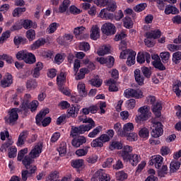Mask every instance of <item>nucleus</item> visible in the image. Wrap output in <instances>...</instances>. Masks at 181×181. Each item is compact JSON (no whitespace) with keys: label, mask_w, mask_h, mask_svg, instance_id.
<instances>
[{"label":"nucleus","mask_w":181,"mask_h":181,"mask_svg":"<svg viewBox=\"0 0 181 181\" xmlns=\"http://www.w3.org/2000/svg\"><path fill=\"white\" fill-rule=\"evenodd\" d=\"M141 70L144 77H146V78H151V76H152V71H151L149 68L143 66Z\"/></svg>","instance_id":"nucleus-56"},{"label":"nucleus","mask_w":181,"mask_h":181,"mask_svg":"<svg viewBox=\"0 0 181 181\" xmlns=\"http://www.w3.org/2000/svg\"><path fill=\"white\" fill-rule=\"evenodd\" d=\"M57 28H59V23H52L49 25V28H47V33L52 35V33H54L56 30H57Z\"/></svg>","instance_id":"nucleus-50"},{"label":"nucleus","mask_w":181,"mask_h":181,"mask_svg":"<svg viewBox=\"0 0 181 181\" xmlns=\"http://www.w3.org/2000/svg\"><path fill=\"white\" fill-rule=\"evenodd\" d=\"M88 73H90L88 69L81 68L76 77V80H83L86 77V74H88Z\"/></svg>","instance_id":"nucleus-38"},{"label":"nucleus","mask_w":181,"mask_h":181,"mask_svg":"<svg viewBox=\"0 0 181 181\" xmlns=\"http://www.w3.org/2000/svg\"><path fill=\"white\" fill-rule=\"evenodd\" d=\"M60 173L59 171L55 170L49 174L47 181H58Z\"/></svg>","instance_id":"nucleus-53"},{"label":"nucleus","mask_w":181,"mask_h":181,"mask_svg":"<svg viewBox=\"0 0 181 181\" xmlns=\"http://www.w3.org/2000/svg\"><path fill=\"white\" fill-rule=\"evenodd\" d=\"M71 4L70 0H64L62 4H61L59 8H54V13H64L69 9V6Z\"/></svg>","instance_id":"nucleus-15"},{"label":"nucleus","mask_w":181,"mask_h":181,"mask_svg":"<svg viewBox=\"0 0 181 181\" xmlns=\"http://www.w3.org/2000/svg\"><path fill=\"white\" fill-rule=\"evenodd\" d=\"M57 151L61 156H64V154L67 152V145L65 142L60 144Z\"/></svg>","instance_id":"nucleus-47"},{"label":"nucleus","mask_w":181,"mask_h":181,"mask_svg":"<svg viewBox=\"0 0 181 181\" xmlns=\"http://www.w3.org/2000/svg\"><path fill=\"white\" fill-rule=\"evenodd\" d=\"M180 162L177 160H173L170 164V173H175L180 168Z\"/></svg>","instance_id":"nucleus-34"},{"label":"nucleus","mask_w":181,"mask_h":181,"mask_svg":"<svg viewBox=\"0 0 181 181\" xmlns=\"http://www.w3.org/2000/svg\"><path fill=\"white\" fill-rule=\"evenodd\" d=\"M23 12H26V8L17 7L13 11V18H19Z\"/></svg>","instance_id":"nucleus-45"},{"label":"nucleus","mask_w":181,"mask_h":181,"mask_svg":"<svg viewBox=\"0 0 181 181\" xmlns=\"http://www.w3.org/2000/svg\"><path fill=\"white\" fill-rule=\"evenodd\" d=\"M100 37V28L98 25H93L90 30V39L97 40Z\"/></svg>","instance_id":"nucleus-24"},{"label":"nucleus","mask_w":181,"mask_h":181,"mask_svg":"<svg viewBox=\"0 0 181 181\" xmlns=\"http://www.w3.org/2000/svg\"><path fill=\"white\" fill-rule=\"evenodd\" d=\"M110 150L114 151V149H122V143L119 141H112L110 144Z\"/></svg>","instance_id":"nucleus-48"},{"label":"nucleus","mask_w":181,"mask_h":181,"mask_svg":"<svg viewBox=\"0 0 181 181\" xmlns=\"http://www.w3.org/2000/svg\"><path fill=\"white\" fill-rule=\"evenodd\" d=\"M132 146L126 145L123 147L122 150L120 151L119 155L122 158L124 162L128 163L131 156H132Z\"/></svg>","instance_id":"nucleus-8"},{"label":"nucleus","mask_w":181,"mask_h":181,"mask_svg":"<svg viewBox=\"0 0 181 181\" xmlns=\"http://www.w3.org/2000/svg\"><path fill=\"white\" fill-rule=\"evenodd\" d=\"M50 112V110L49 108L44 109L41 110L39 114H37L35 117V122L37 125H40V122L43 120V118L47 115Z\"/></svg>","instance_id":"nucleus-17"},{"label":"nucleus","mask_w":181,"mask_h":181,"mask_svg":"<svg viewBox=\"0 0 181 181\" xmlns=\"http://www.w3.org/2000/svg\"><path fill=\"white\" fill-rule=\"evenodd\" d=\"M117 180L124 181L125 179H128V174L124 171H120L116 174Z\"/></svg>","instance_id":"nucleus-60"},{"label":"nucleus","mask_w":181,"mask_h":181,"mask_svg":"<svg viewBox=\"0 0 181 181\" xmlns=\"http://www.w3.org/2000/svg\"><path fill=\"white\" fill-rule=\"evenodd\" d=\"M37 170V167H33L31 169L23 170L21 171V178L22 180L26 181L28 180V177H32L35 176V173Z\"/></svg>","instance_id":"nucleus-11"},{"label":"nucleus","mask_w":181,"mask_h":181,"mask_svg":"<svg viewBox=\"0 0 181 181\" xmlns=\"http://www.w3.org/2000/svg\"><path fill=\"white\" fill-rule=\"evenodd\" d=\"M114 63H115V59L112 56H108L106 57V66L111 69L114 66Z\"/></svg>","instance_id":"nucleus-61"},{"label":"nucleus","mask_w":181,"mask_h":181,"mask_svg":"<svg viewBox=\"0 0 181 181\" xmlns=\"http://www.w3.org/2000/svg\"><path fill=\"white\" fill-rule=\"evenodd\" d=\"M46 43V39L45 38H39L37 40L34 42L30 45L31 50H37V49H39L40 46H43Z\"/></svg>","instance_id":"nucleus-25"},{"label":"nucleus","mask_w":181,"mask_h":181,"mask_svg":"<svg viewBox=\"0 0 181 181\" xmlns=\"http://www.w3.org/2000/svg\"><path fill=\"white\" fill-rule=\"evenodd\" d=\"M73 37L74 36L71 34H65L63 36V40L60 42V45H64L66 44V42H72Z\"/></svg>","instance_id":"nucleus-55"},{"label":"nucleus","mask_w":181,"mask_h":181,"mask_svg":"<svg viewBox=\"0 0 181 181\" xmlns=\"http://www.w3.org/2000/svg\"><path fill=\"white\" fill-rule=\"evenodd\" d=\"M69 109L67 110L69 117H72V118H76L77 115H78V111H80V108L81 106L78 105H70Z\"/></svg>","instance_id":"nucleus-16"},{"label":"nucleus","mask_w":181,"mask_h":181,"mask_svg":"<svg viewBox=\"0 0 181 181\" xmlns=\"http://www.w3.org/2000/svg\"><path fill=\"white\" fill-rule=\"evenodd\" d=\"M160 57L161 58L163 63H168V60H169V58L170 57V53H169V52H161L160 54Z\"/></svg>","instance_id":"nucleus-63"},{"label":"nucleus","mask_w":181,"mask_h":181,"mask_svg":"<svg viewBox=\"0 0 181 181\" xmlns=\"http://www.w3.org/2000/svg\"><path fill=\"white\" fill-rule=\"evenodd\" d=\"M78 119L83 122V124H81L79 127L72 126L70 134L72 138H76V136H78V135H83V134L91 131L93 128H95V122L93 118L87 117V116H79Z\"/></svg>","instance_id":"nucleus-1"},{"label":"nucleus","mask_w":181,"mask_h":181,"mask_svg":"<svg viewBox=\"0 0 181 181\" xmlns=\"http://www.w3.org/2000/svg\"><path fill=\"white\" fill-rule=\"evenodd\" d=\"M110 53H111V49L107 45L102 46L97 51L98 56H105V54H110Z\"/></svg>","instance_id":"nucleus-30"},{"label":"nucleus","mask_w":181,"mask_h":181,"mask_svg":"<svg viewBox=\"0 0 181 181\" xmlns=\"http://www.w3.org/2000/svg\"><path fill=\"white\" fill-rule=\"evenodd\" d=\"M115 132L117 133V135H119L120 136H122L123 135V130H122V125L119 122H117L115 124L113 127Z\"/></svg>","instance_id":"nucleus-57"},{"label":"nucleus","mask_w":181,"mask_h":181,"mask_svg":"<svg viewBox=\"0 0 181 181\" xmlns=\"http://www.w3.org/2000/svg\"><path fill=\"white\" fill-rule=\"evenodd\" d=\"M134 124L131 122H128L123 125V135H127L128 132H131L132 131H134Z\"/></svg>","instance_id":"nucleus-40"},{"label":"nucleus","mask_w":181,"mask_h":181,"mask_svg":"<svg viewBox=\"0 0 181 181\" xmlns=\"http://www.w3.org/2000/svg\"><path fill=\"white\" fill-rule=\"evenodd\" d=\"M128 162L132 166H136L141 162V156L132 153Z\"/></svg>","instance_id":"nucleus-28"},{"label":"nucleus","mask_w":181,"mask_h":181,"mask_svg":"<svg viewBox=\"0 0 181 181\" xmlns=\"http://www.w3.org/2000/svg\"><path fill=\"white\" fill-rule=\"evenodd\" d=\"M26 138H28V132H21L18 139L17 146H22V145H24Z\"/></svg>","instance_id":"nucleus-32"},{"label":"nucleus","mask_w":181,"mask_h":181,"mask_svg":"<svg viewBox=\"0 0 181 181\" xmlns=\"http://www.w3.org/2000/svg\"><path fill=\"white\" fill-rule=\"evenodd\" d=\"M153 67H155V69H158V70H160V71H163L166 70V66H165V65H163V64L160 61L153 62Z\"/></svg>","instance_id":"nucleus-51"},{"label":"nucleus","mask_w":181,"mask_h":181,"mask_svg":"<svg viewBox=\"0 0 181 181\" xmlns=\"http://www.w3.org/2000/svg\"><path fill=\"white\" fill-rule=\"evenodd\" d=\"M13 42L16 46H20V45H27L28 39L21 36H17L14 37Z\"/></svg>","instance_id":"nucleus-35"},{"label":"nucleus","mask_w":181,"mask_h":181,"mask_svg":"<svg viewBox=\"0 0 181 181\" xmlns=\"http://www.w3.org/2000/svg\"><path fill=\"white\" fill-rule=\"evenodd\" d=\"M124 27L126 29H131L134 26V22L132 21V18L129 16H127L123 19Z\"/></svg>","instance_id":"nucleus-37"},{"label":"nucleus","mask_w":181,"mask_h":181,"mask_svg":"<svg viewBox=\"0 0 181 181\" xmlns=\"http://www.w3.org/2000/svg\"><path fill=\"white\" fill-rule=\"evenodd\" d=\"M136 62L139 64H144L146 62L147 64L151 63V54L149 52H139L136 57Z\"/></svg>","instance_id":"nucleus-9"},{"label":"nucleus","mask_w":181,"mask_h":181,"mask_svg":"<svg viewBox=\"0 0 181 181\" xmlns=\"http://www.w3.org/2000/svg\"><path fill=\"white\" fill-rule=\"evenodd\" d=\"M103 131V126L96 127L92 132H90L88 136V138H95L100 132Z\"/></svg>","instance_id":"nucleus-41"},{"label":"nucleus","mask_w":181,"mask_h":181,"mask_svg":"<svg viewBox=\"0 0 181 181\" xmlns=\"http://www.w3.org/2000/svg\"><path fill=\"white\" fill-rule=\"evenodd\" d=\"M124 95L126 98H139V93L136 90L129 88L126 89L124 92Z\"/></svg>","instance_id":"nucleus-20"},{"label":"nucleus","mask_w":181,"mask_h":181,"mask_svg":"<svg viewBox=\"0 0 181 181\" xmlns=\"http://www.w3.org/2000/svg\"><path fill=\"white\" fill-rule=\"evenodd\" d=\"M39 106V102L37 100H33L30 102V100H23L21 105L20 106L21 111H24V112H28L30 110L31 112H34L37 110Z\"/></svg>","instance_id":"nucleus-5"},{"label":"nucleus","mask_w":181,"mask_h":181,"mask_svg":"<svg viewBox=\"0 0 181 181\" xmlns=\"http://www.w3.org/2000/svg\"><path fill=\"white\" fill-rule=\"evenodd\" d=\"M134 77L136 83L139 86H144V76L141 75V70L139 69H135L134 71Z\"/></svg>","instance_id":"nucleus-26"},{"label":"nucleus","mask_w":181,"mask_h":181,"mask_svg":"<svg viewBox=\"0 0 181 181\" xmlns=\"http://www.w3.org/2000/svg\"><path fill=\"white\" fill-rule=\"evenodd\" d=\"M135 56L136 52L131 49H124L120 53V59H127L126 64L131 67V66L135 64Z\"/></svg>","instance_id":"nucleus-4"},{"label":"nucleus","mask_w":181,"mask_h":181,"mask_svg":"<svg viewBox=\"0 0 181 181\" xmlns=\"http://www.w3.org/2000/svg\"><path fill=\"white\" fill-rule=\"evenodd\" d=\"M101 30L106 36H112L117 33V28L111 23H106L102 25Z\"/></svg>","instance_id":"nucleus-7"},{"label":"nucleus","mask_w":181,"mask_h":181,"mask_svg":"<svg viewBox=\"0 0 181 181\" xmlns=\"http://www.w3.org/2000/svg\"><path fill=\"white\" fill-rule=\"evenodd\" d=\"M28 148H25L18 151L17 160L18 162H22V160L25 159V156L28 153Z\"/></svg>","instance_id":"nucleus-52"},{"label":"nucleus","mask_w":181,"mask_h":181,"mask_svg":"<svg viewBox=\"0 0 181 181\" xmlns=\"http://www.w3.org/2000/svg\"><path fill=\"white\" fill-rule=\"evenodd\" d=\"M93 176L94 179H98L99 181H110L111 180L110 175L105 173L104 170H98Z\"/></svg>","instance_id":"nucleus-13"},{"label":"nucleus","mask_w":181,"mask_h":181,"mask_svg":"<svg viewBox=\"0 0 181 181\" xmlns=\"http://www.w3.org/2000/svg\"><path fill=\"white\" fill-rule=\"evenodd\" d=\"M138 112L140 115L136 117V122H144L148 121L151 118L152 113L151 112V107L144 105L139 108Z\"/></svg>","instance_id":"nucleus-3"},{"label":"nucleus","mask_w":181,"mask_h":181,"mask_svg":"<svg viewBox=\"0 0 181 181\" xmlns=\"http://www.w3.org/2000/svg\"><path fill=\"white\" fill-rule=\"evenodd\" d=\"M139 135L140 138L148 139L149 138V129L146 127L141 128L139 132Z\"/></svg>","instance_id":"nucleus-42"},{"label":"nucleus","mask_w":181,"mask_h":181,"mask_svg":"<svg viewBox=\"0 0 181 181\" xmlns=\"http://www.w3.org/2000/svg\"><path fill=\"white\" fill-rule=\"evenodd\" d=\"M84 165V160L83 159H76L71 161V166L74 169H81Z\"/></svg>","instance_id":"nucleus-29"},{"label":"nucleus","mask_w":181,"mask_h":181,"mask_svg":"<svg viewBox=\"0 0 181 181\" xmlns=\"http://www.w3.org/2000/svg\"><path fill=\"white\" fill-rule=\"evenodd\" d=\"M24 62L26 64H33L36 63V57L33 53L28 52Z\"/></svg>","instance_id":"nucleus-31"},{"label":"nucleus","mask_w":181,"mask_h":181,"mask_svg":"<svg viewBox=\"0 0 181 181\" xmlns=\"http://www.w3.org/2000/svg\"><path fill=\"white\" fill-rule=\"evenodd\" d=\"M163 125H162V123L157 122L155 129H152L151 136H153V138H159V136H162V135H163Z\"/></svg>","instance_id":"nucleus-14"},{"label":"nucleus","mask_w":181,"mask_h":181,"mask_svg":"<svg viewBox=\"0 0 181 181\" xmlns=\"http://www.w3.org/2000/svg\"><path fill=\"white\" fill-rule=\"evenodd\" d=\"M100 16L105 21H112L115 17L114 13H110V11L107 8H103L100 11Z\"/></svg>","instance_id":"nucleus-19"},{"label":"nucleus","mask_w":181,"mask_h":181,"mask_svg":"<svg viewBox=\"0 0 181 181\" xmlns=\"http://www.w3.org/2000/svg\"><path fill=\"white\" fill-rule=\"evenodd\" d=\"M147 39H159L160 37V35H162V32L160 30H154L151 32L146 33Z\"/></svg>","instance_id":"nucleus-27"},{"label":"nucleus","mask_w":181,"mask_h":181,"mask_svg":"<svg viewBox=\"0 0 181 181\" xmlns=\"http://www.w3.org/2000/svg\"><path fill=\"white\" fill-rule=\"evenodd\" d=\"M26 37L28 39L29 42H33L36 39V32L33 29H30L26 32Z\"/></svg>","instance_id":"nucleus-44"},{"label":"nucleus","mask_w":181,"mask_h":181,"mask_svg":"<svg viewBox=\"0 0 181 181\" xmlns=\"http://www.w3.org/2000/svg\"><path fill=\"white\" fill-rule=\"evenodd\" d=\"M36 87H37V83L36 82V81L33 79H30L27 81L26 88L28 90H32V88H36Z\"/></svg>","instance_id":"nucleus-58"},{"label":"nucleus","mask_w":181,"mask_h":181,"mask_svg":"<svg viewBox=\"0 0 181 181\" xmlns=\"http://www.w3.org/2000/svg\"><path fill=\"white\" fill-rule=\"evenodd\" d=\"M164 12L165 15H170V13L176 15V13H179V10L173 6L167 5Z\"/></svg>","instance_id":"nucleus-33"},{"label":"nucleus","mask_w":181,"mask_h":181,"mask_svg":"<svg viewBox=\"0 0 181 181\" xmlns=\"http://www.w3.org/2000/svg\"><path fill=\"white\" fill-rule=\"evenodd\" d=\"M111 141L110 137L108 134H103L100 135L98 138L94 139L90 143L92 148H103L105 142H110Z\"/></svg>","instance_id":"nucleus-6"},{"label":"nucleus","mask_w":181,"mask_h":181,"mask_svg":"<svg viewBox=\"0 0 181 181\" xmlns=\"http://www.w3.org/2000/svg\"><path fill=\"white\" fill-rule=\"evenodd\" d=\"M78 90L79 91V94L81 97H86L87 95V91L86 90V84H78Z\"/></svg>","instance_id":"nucleus-54"},{"label":"nucleus","mask_w":181,"mask_h":181,"mask_svg":"<svg viewBox=\"0 0 181 181\" xmlns=\"http://www.w3.org/2000/svg\"><path fill=\"white\" fill-rule=\"evenodd\" d=\"M87 142V139L84 136H81L76 139L72 140V145L74 148H80L81 145H83Z\"/></svg>","instance_id":"nucleus-21"},{"label":"nucleus","mask_w":181,"mask_h":181,"mask_svg":"<svg viewBox=\"0 0 181 181\" xmlns=\"http://www.w3.org/2000/svg\"><path fill=\"white\" fill-rule=\"evenodd\" d=\"M22 23L20 21H16L13 26L11 27L10 30L15 32V30H21L22 29Z\"/></svg>","instance_id":"nucleus-62"},{"label":"nucleus","mask_w":181,"mask_h":181,"mask_svg":"<svg viewBox=\"0 0 181 181\" xmlns=\"http://www.w3.org/2000/svg\"><path fill=\"white\" fill-rule=\"evenodd\" d=\"M43 149V144H39L34 146V148L29 153L28 156H25L22 160L23 165H24L25 169H32V168H36V165H31L33 163V159L39 158L42 151Z\"/></svg>","instance_id":"nucleus-2"},{"label":"nucleus","mask_w":181,"mask_h":181,"mask_svg":"<svg viewBox=\"0 0 181 181\" xmlns=\"http://www.w3.org/2000/svg\"><path fill=\"white\" fill-rule=\"evenodd\" d=\"M122 136H126L127 140L129 141V142H135L136 138H138V134L135 132L126 133V134L122 135Z\"/></svg>","instance_id":"nucleus-43"},{"label":"nucleus","mask_w":181,"mask_h":181,"mask_svg":"<svg viewBox=\"0 0 181 181\" xmlns=\"http://www.w3.org/2000/svg\"><path fill=\"white\" fill-rule=\"evenodd\" d=\"M109 86V91L110 93H115L118 91V86L115 85V81L114 79H110L107 82Z\"/></svg>","instance_id":"nucleus-39"},{"label":"nucleus","mask_w":181,"mask_h":181,"mask_svg":"<svg viewBox=\"0 0 181 181\" xmlns=\"http://www.w3.org/2000/svg\"><path fill=\"white\" fill-rule=\"evenodd\" d=\"M12 83H13L12 74L8 73L6 77L1 81V86L3 88H6V87H10Z\"/></svg>","instance_id":"nucleus-18"},{"label":"nucleus","mask_w":181,"mask_h":181,"mask_svg":"<svg viewBox=\"0 0 181 181\" xmlns=\"http://www.w3.org/2000/svg\"><path fill=\"white\" fill-rule=\"evenodd\" d=\"M149 165L151 166L154 165L156 169H160V167L163 165V157L160 155L153 156L149 160Z\"/></svg>","instance_id":"nucleus-10"},{"label":"nucleus","mask_w":181,"mask_h":181,"mask_svg":"<svg viewBox=\"0 0 181 181\" xmlns=\"http://www.w3.org/2000/svg\"><path fill=\"white\" fill-rule=\"evenodd\" d=\"M21 26L23 29H30L33 26V21L29 19H21Z\"/></svg>","instance_id":"nucleus-36"},{"label":"nucleus","mask_w":181,"mask_h":181,"mask_svg":"<svg viewBox=\"0 0 181 181\" xmlns=\"http://www.w3.org/2000/svg\"><path fill=\"white\" fill-rule=\"evenodd\" d=\"M17 152H18V148H16V146H11L9 148V151H8V158H10V159L16 158Z\"/></svg>","instance_id":"nucleus-59"},{"label":"nucleus","mask_w":181,"mask_h":181,"mask_svg":"<svg viewBox=\"0 0 181 181\" xmlns=\"http://www.w3.org/2000/svg\"><path fill=\"white\" fill-rule=\"evenodd\" d=\"M23 110H21L18 107L12 108L9 112V117H8V121L10 124H13L18 121V118H19V115H18V112H22Z\"/></svg>","instance_id":"nucleus-12"},{"label":"nucleus","mask_w":181,"mask_h":181,"mask_svg":"<svg viewBox=\"0 0 181 181\" xmlns=\"http://www.w3.org/2000/svg\"><path fill=\"white\" fill-rule=\"evenodd\" d=\"M28 52L27 50H21L17 52L16 57L18 60H23L25 62V59L28 56Z\"/></svg>","instance_id":"nucleus-49"},{"label":"nucleus","mask_w":181,"mask_h":181,"mask_svg":"<svg viewBox=\"0 0 181 181\" xmlns=\"http://www.w3.org/2000/svg\"><path fill=\"white\" fill-rule=\"evenodd\" d=\"M89 148H90V146H86L83 148L78 149L76 151V155H77V156H86V155L88 153Z\"/></svg>","instance_id":"nucleus-46"},{"label":"nucleus","mask_w":181,"mask_h":181,"mask_svg":"<svg viewBox=\"0 0 181 181\" xmlns=\"http://www.w3.org/2000/svg\"><path fill=\"white\" fill-rule=\"evenodd\" d=\"M66 74L64 72H60V74L57 76V84L58 87H63L66 84Z\"/></svg>","instance_id":"nucleus-23"},{"label":"nucleus","mask_w":181,"mask_h":181,"mask_svg":"<svg viewBox=\"0 0 181 181\" xmlns=\"http://www.w3.org/2000/svg\"><path fill=\"white\" fill-rule=\"evenodd\" d=\"M162 103L157 102L156 104L153 105L152 112L156 115V118H160L162 115Z\"/></svg>","instance_id":"nucleus-22"},{"label":"nucleus","mask_w":181,"mask_h":181,"mask_svg":"<svg viewBox=\"0 0 181 181\" xmlns=\"http://www.w3.org/2000/svg\"><path fill=\"white\" fill-rule=\"evenodd\" d=\"M79 49L83 52H88V50H90V44L88 42H82L79 45Z\"/></svg>","instance_id":"nucleus-64"}]
</instances>
